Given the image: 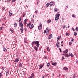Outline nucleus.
<instances>
[{"instance_id":"nucleus-58","label":"nucleus","mask_w":78,"mask_h":78,"mask_svg":"<svg viewBox=\"0 0 78 78\" xmlns=\"http://www.w3.org/2000/svg\"><path fill=\"white\" fill-rule=\"evenodd\" d=\"M75 78V75H73V78Z\"/></svg>"},{"instance_id":"nucleus-57","label":"nucleus","mask_w":78,"mask_h":78,"mask_svg":"<svg viewBox=\"0 0 78 78\" xmlns=\"http://www.w3.org/2000/svg\"><path fill=\"white\" fill-rule=\"evenodd\" d=\"M25 31H27V29H25Z\"/></svg>"},{"instance_id":"nucleus-15","label":"nucleus","mask_w":78,"mask_h":78,"mask_svg":"<svg viewBox=\"0 0 78 78\" xmlns=\"http://www.w3.org/2000/svg\"><path fill=\"white\" fill-rule=\"evenodd\" d=\"M53 2H51L49 3V5H50V6H52V5H53Z\"/></svg>"},{"instance_id":"nucleus-52","label":"nucleus","mask_w":78,"mask_h":78,"mask_svg":"<svg viewBox=\"0 0 78 78\" xmlns=\"http://www.w3.org/2000/svg\"><path fill=\"white\" fill-rule=\"evenodd\" d=\"M69 45H71V44H72V42H69Z\"/></svg>"},{"instance_id":"nucleus-27","label":"nucleus","mask_w":78,"mask_h":78,"mask_svg":"<svg viewBox=\"0 0 78 78\" xmlns=\"http://www.w3.org/2000/svg\"><path fill=\"white\" fill-rule=\"evenodd\" d=\"M50 66V64L49 63L47 64V67H49Z\"/></svg>"},{"instance_id":"nucleus-16","label":"nucleus","mask_w":78,"mask_h":78,"mask_svg":"<svg viewBox=\"0 0 78 78\" xmlns=\"http://www.w3.org/2000/svg\"><path fill=\"white\" fill-rule=\"evenodd\" d=\"M69 56H71V57H72L73 56V55L71 53H70L69 54Z\"/></svg>"},{"instance_id":"nucleus-28","label":"nucleus","mask_w":78,"mask_h":78,"mask_svg":"<svg viewBox=\"0 0 78 78\" xmlns=\"http://www.w3.org/2000/svg\"><path fill=\"white\" fill-rule=\"evenodd\" d=\"M34 44H35V41H34L32 42L31 45H34Z\"/></svg>"},{"instance_id":"nucleus-1","label":"nucleus","mask_w":78,"mask_h":78,"mask_svg":"<svg viewBox=\"0 0 78 78\" xmlns=\"http://www.w3.org/2000/svg\"><path fill=\"white\" fill-rule=\"evenodd\" d=\"M39 42L38 41H37L35 42V44L36 45V46L37 47H39V45H40V44H39Z\"/></svg>"},{"instance_id":"nucleus-39","label":"nucleus","mask_w":78,"mask_h":78,"mask_svg":"<svg viewBox=\"0 0 78 78\" xmlns=\"http://www.w3.org/2000/svg\"><path fill=\"white\" fill-rule=\"evenodd\" d=\"M37 12H38V11H37V10L36 11H35V14H37Z\"/></svg>"},{"instance_id":"nucleus-48","label":"nucleus","mask_w":78,"mask_h":78,"mask_svg":"<svg viewBox=\"0 0 78 78\" xmlns=\"http://www.w3.org/2000/svg\"><path fill=\"white\" fill-rule=\"evenodd\" d=\"M72 30H73V31H75V30H74V28H73V27L72 28Z\"/></svg>"},{"instance_id":"nucleus-12","label":"nucleus","mask_w":78,"mask_h":78,"mask_svg":"<svg viewBox=\"0 0 78 78\" xmlns=\"http://www.w3.org/2000/svg\"><path fill=\"white\" fill-rule=\"evenodd\" d=\"M19 61V59L18 58H16V59L15 60V62H18V61Z\"/></svg>"},{"instance_id":"nucleus-7","label":"nucleus","mask_w":78,"mask_h":78,"mask_svg":"<svg viewBox=\"0 0 78 78\" xmlns=\"http://www.w3.org/2000/svg\"><path fill=\"white\" fill-rule=\"evenodd\" d=\"M3 51H4V52H6V51H7V50H6V48H3Z\"/></svg>"},{"instance_id":"nucleus-60","label":"nucleus","mask_w":78,"mask_h":78,"mask_svg":"<svg viewBox=\"0 0 78 78\" xmlns=\"http://www.w3.org/2000/svg\"><path fill=\"white\" fill-rule=\"evenodd\" d=\"M2 28L1 27H0V31L2 30Z\"/></svg>"},{"instance_id":"nucleus-42","label":"nucleus","mask_w":78,"mask_h":78,"mask_svg":"<svg viewBox=\"0 0 78 78\" xmlns=\"http://www.w3.org/2000/svg\"><path fill=\"white\" fill-rule=\"evenodd\" d=\"M2 75V73H0V78H1Z\"/></svg>"},{"instance_id":"nucleus-10","label":"nucleus","mask_w":78,"mask_h":78,"mask_svg":"<svg viewBox=\"0 0 78 78\" xmlns=\"http://www.w3.org/2000/svg\"><path fill=\"white\" fill-rule=\"evenodd\" d=\"M48 27H47L46 28V31H47V33H46V35H47V34H48Z\"/></svg>"},{"instance_id":"nucleus-37","label":"nucleus","mask_w":78,"mask_h":78,"mask_svg":"<svg viewBox=\"0 0 78 78\" xmlns=\"http://www.w3.org/2000/svg\"><path fill=\"white\" fill-rule=\"evenodd\" d=\"M77 31H78V27H76V28L75 29Z\"/></svg>"},{"instance_id":"nucleus-51","label":"nucleus","mask_w":78,"mask_h":78,"mask_svg":"<svg viewBox=\"0 0 78 78\" xmlns=\"http://www.w3.org/2000/svg\"><path fill=\"white\" fill-rule=\"evenodd\" d=\"M59 50L60 51V52H62V51H61V48H59Z\"/></svg>"},{"instance_id":"nucleus-36","label":"nucleus","mask_w":78,"mask_h":78,"mask_svg":"<svg viewBox=\"0 0 78 78\" xmlns=\"http://www.w3.org/2000/svg\"><path fill=\"white\" fill-rule=\"evenodd\" d=\"M47 22L48 23H50V22H51V20H48L47 21Z\"/></svg>"},{"instance_id":"nucleus-50","label":"nucleus","mask_w":78,"mask_h":78,"mask_svg":"<svg viewBox=\"0 0 78 78\" xmlns=\"http://www.w3.org/2000/svg\"><path fill=\"white\" fill-rule=\"evenodd\" d=\"M12 2H15V1H16V0H12Z\"/></svg>"},{"instance_id":"nucleus-49","label":"nucleus","mask_w":78,"mask_h":78,"mask_svg":"<svg viewBox=\"0 0 78 78\" xmlns=\"http://www.w3.org/2000/svg\"><path fill=\"white\" fill-rule=\"evenodd\" d=\"M26 15L25 14H24L23 16V17H25Z\"/></svg>"},{"instance_id":"nucleus-26","label":"nucleus","mask_w":78,"mask_h":78,"mask_svg":"<svg viewBox=\"0 0 78 78\" xmlns=\"http://www.w3.org/2000/svg\"><path fill=\"white\" fill-rule=\"evenodd\" d=\"M6 68H4V67H2L1 68L2 70H5V69H6Z\"/></svg>"},{"instance_id":"nucleus-3","label":"nucleus","mask_w":78,"mask_h":78,"mask_svg":"<svg viewBox=\"0 0 78 78\" xmlns=\"http://www.w3.org/2000/svg\"><path fill=\"white\" fill-rule=\"evenodd\" d=\"M34 27V26H33V24H30V26H29V28H30V29L31 28H33Z\"/></svg>"},{"instance_id":"nucleus-2","label":"nucleus","mask_w":78,"mask_h":78,"mask_svg":"<svg viewBox=\"0 0 78 78\" xmlns=\"http://www.w3.org/2000/svg\"><path fill=\"white\" fill-rule=\"evenodd\" d=\"M59 19V16H58V15L56 14L55 15V20H58Z\"/></svg>"},{"instance_id":"nucleus-21","label":"nucleus","mask_w":78,"mask_h":78,"mask_svg":"<svg viewBox=\"0 0 78 78\" xmlns=\"http://www.w3.org/2000/svg\"><path fill=\"white\" fill-rule=\"evenodd\" d=\"M52 65H53V66H56V64H57V63L55 62V63H53L52 64Z\"/></svg>"},{"instance_id":"nucleus-20","label":"nucleus","mask_w":78,"mask_h":78,"mask_svg":"<svg viewBox=\"0 0 78 78\" xmlns=\"http://www.w3.org/2000/svg\"><path fill=\"white\" fill-rule=\"evenodd\" d=\"M49 5H50L49 3H47L46 5V8H47L49 6Z\"/></svg>"},{"instance_id":"nucleus-47","label":"nucleus","mask_w":78,"mask_h":78,"mask_svg":"<svg viewBox=\"0 0 78 78\" xmlns=\"http://www.w3.org/2000/svg\"><path fill=\"white\" fill-rule=\"evenodd\" d=\"M21 19H22V18L21 17L19 19V21L21 20Z\"/></svg>"},{"instance_id":"nucleus-5","label":"nucleus","mask_w":78,"mask_h":78,"mask_svg":"<svg viewBox=\"0 0 78 78\" xmlns=\"http://www.w3.org/2000/svg\"><path fill=\"white\" fill-rule=\"evenodd\" d=\"M68 49L65 50V51H63L64 53H65V54H66V53H67L68 52Z\"/></svg>"},{"instance_id":"nucleus-24","label":"nucleus","mask_w":78,"mask_h":78,"mask_svg":"<svg viewBox=\"0 0 78 78\" xmlns=\"http://www.w3.org/2000/svg\"><path fill=\"white\" fill-rule=\"evenodd\" d=\"M9 74V71L8 70L6 71V76H7Z\"/></svg>"},{"instance_id":"nucleus-8","label":"nucleus","mask_w":78,"mask_h":78,"mask_svg":"<svg viewBox=\"0 0 78 78\" xmlns=\"http://www.w3.org/2000/svg\"><path fill=\"white\" fill-rule=\"evenodd\" d=\"M21 33H23V27H21L20 28Z\"/></svg>"},{"instance_id":"nucleus-41","label":"nucleus","mask_w":78,"mask_h":78,"mask_svg":"<svg viewBox=\"0 0 78 78\" xmlns=\"http://www.w3.org/2000/svg\"><path fill=\"white\" fill-rule=\"evenodd\" d=\"M31 22V23H34V20H32Z\"/></svg>"},{"instance_id":"nucleus-61","label":"nucleus","mask_w":78,"mask_h":78,"mask_svg":"<svg viewBox=\"0 0 78 78\" xmlns=\"http://www.w3.org/2000/svg\"><path fill=\"white\" fill-rule=\"evenodd\" d=\"M68 28H70V26H68Z\"/></svg>"},{"instance_id":"nucleus-43","label":"nucleus","mask_w":78,"mask_h":78,"mask_svg":"<svg viewBox=\"0 0 78 78\" xmlns=\"http://www.w3.org/2000/svg\"><path fill=\"white\" fill-rule=\"evenodd\" d=\"M25 38H24V43H27V41H26V40H25Z\"/></svg>"},{"instance_id":"nucleus-6","label":"nucleus","mask_w":78,"mask_h":78,"mask_svg":"<svg viewBox=\"0 0 78 78\" xmlns=\"http://www.w3.org/2000/svg\"><path fill=\"white\" fill-rule=\"evenodd\" d=\"M19 25L20 27L21 28H23V27H23V24L22 23H19Z\"/></svg>"},{"instance_id":"nucleus-29","label":"nucleus","mask_w":78,"mask_h":78,"mask_svg":"<svg viewBox=\"0 0 78 78\" xmlns=\"http://www.w3.org/2000/svg\"><path fill=\"white\" fill-rule=\"evenodd\" d=\"M30 24H31V21H30L29 24H27V27H28L29 25H30Z\"/></svg>"},{"instance_id":"nucleus-30","label":"nucleus","mask_w":78,"mask_h":78,"mask_svg":"<svg viewBox=\"0 0 78 78\" xmlns=\"http://www.w3.org/2000/svg\"><path fill=\"white\" fill-rule=\"evenodd\" d=\"M42 67H43V66H39V69H42Z\"/></svg>"},{"instance_id":"nucleus-45","label":"nucleus","mask_w":78,"mask_h":78,"mask_svg":"<svg viewBox=\"0 0 78 78\" xmlns=\"http://www.w3.org/2000/svg\"><path fill=\"white\" fill-rule=\"evenodd\" d=\"M71 41H74V39H73V38H72L71 39Z\"/></svg>"},{"instance_id":"nucleus-53","label":"nucleus","mask_w":78,"mask_h":78,"mask_svg":"<svg viewBox=\"0 0 78 78\" xmlns=\"http://www.w3.org/2000/svg\"><path fill=\"white\" fill-rule=\"evenodd\" d=\"M28 20V19H26L24 21L27 22Z\"/></svg>"},{"instance_id":"nucleus-54","label":"nucleus","mask_w":78,"mask_h":78,"mask_svg":"<svg viewBox=\"0 0 78 78\" xmlns=\"http://www.w3.org/2000/svg\"><path fill=\"white\" fill-rule=\"evenodd\" d=\"M63 28H66V26L64 25Z\"/></svg>"},{"instance_id":"nucleus-31","label":"nucleus","mask_w":78,"mask_h":78,"mask_svg":"<svg viewBox=\"0 0 78 78\" xmlns=\"http://www.w3.org/2000/svg\"><path fill=\"white\" fill-rule=\"evenodd\" d=\"M47 51H50V49H49V47H47Z\"/></svg>"},{"instance_id":"nucleus-62","label":"nucleus","mask_w":78,"mask_h":78,"mask_svg":"<svg viewBox=\"0 0 78 78\" xmlns=\"http://www.w3.org/2000/svg\"><path fill=\"white\" fill-rule=\"evenodd\" d=\"M58 17H59V16H60V14H58Z\"/></svg>"},{"instance_id":"nucleus-44","label":"nucleus","mask_w":78,"mask_h":78,"mask_svg":"<svg viewBox=\"0 0 78 78\" xmlns=\"http://www.w3.org/2000/svg\"><path fill=\"white\" fill-rule=\"evenodd\" d=\"M24 23L25 25H26V24H27V23H26V21H24Z\"/></svg>"},{"instance_id":"nucleus-22","label":"nucleus","mask_w":78,"mask_h":78,"mask_svg":"<svg viewBox=\"0 0 78 78\" xmlns=\"http://www.w3.org/2000/svg\"><path fill=\"white\" fill-rule=\"evenodd\" d=\"M17 23H15L14 24V27H15V28H16V27H17Z\"/></svg>"},{"instance_id":"nucleus-17","label":"nucleus","mask_w":78,"mask_h":78,"mask_svg":"<svg viewBox=\"0 0 78 78\" xmlns=\"http://www.w3.org/2000/svg\"><path fill=\"white\" fill-rule=\"evenodd\" d=\"M12 12L10 11L9 12V16H12Z\"/></svg>"},{"instance_id":"nucleus-9","label":"nucleus","mask_w":78,"mask_h":78,"mask_svg":"<svg viewBox=\"0 0 78 78\" xmlns=\"http://www.w3.org/2000/svg\"><path fill=\"white\" fill-rule=\"evenodd\" d=\"M56 47H59V42H58L56 44Z\"/></svg>"},{"instance_id":"nucleus-35","label":"nucleus","mask_w":78,"mask_h":78,"mask_svg":"<svg viewBox=\"0 0 78 78\" xmlns=\"http://www.w3.org/2000/svg\"><path fill=\"white\" fill-rule=\"evenodd\" d=\"M66 36H69V33H66L65 34Z\"/></svg>"},{"instance_id":"nucleus-64","label":"nucleus","mask_w":78,"mask_h":78,"mask_svg":"<svg viewBox=\"0 0 78 78\" xmlns=\"http://www.w3.org/2000/svg\"><path fill=\"white\" fill-rule=\"evenodd\" d=\"M66 8H68V6H67Z\"/></svg>"},{"instance_id":"nucleus-59","label":"nucleus","mask_w":78,"mask_h":78,"mask_svg":"<svg viewBox=\"0 0 78 78\" xmlns=\"http://www.w3.org/2000/svg\"><path fill=\"white\" fill-rule=\"evenodd\" d=\"M64 59V57H63L62 58V60H63Z\"/></svg>"},{"instance_id":"nucleus-4","label":"nucleus","mask_w":78,"mask_h":78,"mask_svg":"<svg viewBox=\"0 0 78 78\" xmlns=\"http://www.w3.org/2000/svg\"><path fill=\"white\" fill-rule=\"evenodd\" d=\"M42 28V24H40L38 26V29L39 30H41Z\"/></svg>"},{"instance_id":"nucleus-14","label":"nucleus","mask_w":78,"mask_h":78,"mask_svg":"<svg viewBox=\"0 0 78 78\" xmlns=\"http://www.w3.org/2000/svg\"><path fill=\"white\" fill-rule=\"evenodd\" d=\"M29 78H34V74L32 73L31 74V76L30 77H29Z\"/></svg>"},{"instance_id":"nucleus-38","label":"nucleus","mask_w":78,"mask_h":78,"mask_svg":"<svg viewBox=\"0 0 78 78\" xmlns=\"http://www.w3.org/2000/svg\"><path fill=\"white\" fill-rule=\"evenodd\" d=\"M72 17H73V18L75 17V15H74V14H72Z\"/></svg>"},{"instance_id":"nucleus-63","label":"nucleus","mask_w":78,"mask_h":78,"mask_svg":"<svg viewBox=\"0 0 78 78\" xmlns=\"http://www.w3.org/2000/svg\"><path fill=\"white\" fill-rule=\"evenodd\" d=\"M42 78H45V77H44V76H43L42 77Z\"/></svg>"},{"instance_id":"nucleus-13","label":"nucleus","mask_w":78,"mask_h":78,"mask_svg":"<svg viewBox=\"0 0 78 78\" xmlns=\"http://www.w3.org/2000/svg\"><path fill=\"white\" fill-rule=\"evenodd\" d=\"M52 34H50L49 35V37H48V39H51V37H52Z\"/></svg>"},{"instance_id":"nucleus-34","label":"nucleus","mask_w":78,"mask_h":78,"mask_svg":"<svg viewBox=\"0 0 78 78\" xmlns=\"http://www.w3.org/2000/svg\"><path fill=\"white\" fill-rule=\"evenodd\" d=\"M65 56H66V57H68L69 56V54H65Z\"/></svg>"},{"instance_id":"nucleus-11","label":"nucleus","mask_w":78,"mask_h":78,"mask_svg":"<svg viewBox=\"0 0 78 78\" xmlns=\"http://www.w3.org/2000/svg\"><path fill=\"white\" fill-rule=\"evenodd\" d=\"M34 49H35V50L36 51H37V50H38V48L36 47V46H34Z\"/></svg>"},{"instance_id":"nucleus-55","label":"nucleus","mask_w":78,"mask_h":78,"mask_svg":"<svg viewBox=\"0 0 78 78\" xmlns=\"http://www.w3.org/2000/svg\"><path fill=\"white\" fill-rule=\"evenodd\" d=\"M4 20H6V17H5L4 18Z\"/></svg>"},{"instance_id":"nucleus-56","label":"nucleus","mask_w":78,"mask_h":78,"mask_svg":"<svg viewBox=\"0 0 78 78\" xmlns=\"http://www.w3.org/2000/svg\"><path fill=\"white\" fill-rule=\"evenodd\" d=\"M64 42V41H62V42H61V44H63Z\"/></svg>"},{"instance_id":"nucleus-23","label":"nucleus","mask_w":78,"mask_h":78,"mask_svg":"<svg viewBox=\"0 0 78 78\" xmlns=\"http://www.w3.org/2000/svg\"><path fill=\"white\" fill-rule=\"evenodd\" d=\"M61 36L58 37H57L58 41H59V39H61Z\"/></svg>"},{"instance_id":"nucleus-18","label":"nucleus","mask_w":78,"mask_h":78,"mask_svg":"<svg viewBox=\"0 0 78 78\" xmlns=\"http://www.w3.org/2000/svg\"><path fill=\"white\" fill-rule=\"evenodd\" d=\"M63 70H68V68L66 67H64L63 68Z\"/></svg>"},{"instance_id":"nucleus-19","label":"nucleus","mask_w":78,"mask_h":78,"mask_svg":"<svg viewBox=\"0 0 78 78\" xmlns=\"http://www.w3.org/2000/svg\"><path fill=\"white\" fill-rule=\"evenodd\" d=\"M58 11V9L56 8H54V12H56Z\"/></svg>"},{"instance_id":"nucleus-25","label":"nucleus","mask_w":78,"mask_h":78,"mask_svg":"<svg viewBox=\"0 0 78 78\" xmlns=\"http://www.w3.org/2000/svg\"><path fill=\"white\" fill-rule=\"evenodd\" d=\"M74 36H76V35H77V33H76V32H75L74 33Z\"/></svg>"},{"instance_id":"nucleus-46","label":"nucleus","mask_w":78,"mask_h":78,"mask_svg":"<svg viewBox=\"0 0 78 78\" xmlns=\"http://www.w3.org/2000/svg\"><path fill=\"white\" fill-rule=\"evenodd\" d=\"M2 10H5V7H3V8L2 9Z\"/></svg>"},{"instance_id":"nucleus-33","label":"nucleus","mask_w":78,"mask_h":78,"mask_svg":"<svg viewBox=\"0 0 78 78\" xmlns=\"http://www.w3.org/2000/svg\"><path fill=\"white\" fill-rule=\"evenodd\" d=\"M22 63H20L19 67H22Z\"/></svg>"},{"instance_id":"nucleus-40","label":"nucleus","mask_w":78,"mask_h":78,"mask_svg":"<svg viewBox=\"0 0 78 78\" xmlns=\"http://www.w3.org/2000/svg\"><path fill=\"white\" fill-rule=\"evenodd\" d=\"M19 23H22V20H20L19 21Z\"/></svg>"},{"instance_id":"nucleus-32","label":"nucleus","mask_w":78,"mask_h":78,"mask_svg":"<svg viewBox=\"0 0 78 78\" xmlns=\"http://www.w3.org/2000/svg\"><path fill=\"white\" fill-rule=\"evenodd\" d=\"M10 31H11V33H13V30H12L11 29H10Z\"/></svg>"}]
</instances>
